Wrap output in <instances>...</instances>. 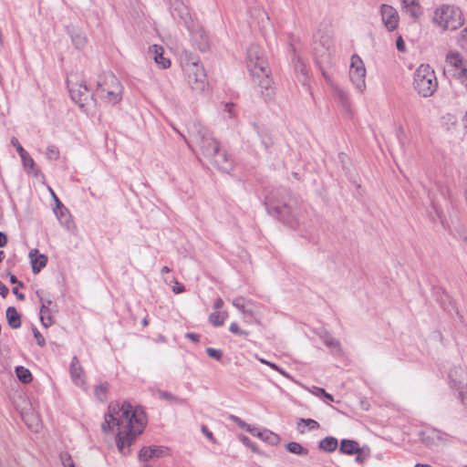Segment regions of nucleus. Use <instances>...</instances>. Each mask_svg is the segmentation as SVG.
Listing matches in <instances>:
<instances>
[{"label":"nucleus","mask_w":467,"mask_h":467,"mask_svg":"<svg viewBox=\"0 0 467 467\" xmlns=\"http://www.w3.org/2000/svg\"><path fill=\"white\" fill-rule=\"evenodd\" d=\"M142 408H134L130 402H110L105 420L101 424L104 432L116 431L117 447L120 453L126 454L125 447H130L145 428Z\"/></svg>","instance_id":"nucleus-1"},{"label":"nucleus","mask_w":467,"mask_h":467,"mask_svg":"<svg viewBox=\"0 0 467 467\" xmlns=\"http://www.w3.org/2000/svg\"><path fill=\"white\" fill-rule=\"evenodd\" d=\"M292 202H294L289 192L285 189H278L265 197V204L269 214L275 216L290 228L296 229L299 222Z\"/></svg>","instance_id":"nucleus-2"},{"label":"nucleus","mask_w":467,"mask_h":467,"mask_svg":"<svg viewBox=\"0 0 467 467\" xmlns=\"http://www.w3.org/2000/svg\"><path fill=\"white\" fill-rule=\"evenodd\" d=\"M247 68L253 82L262 88V94L270 96L272 78L270 69L265 56V51L258 45H251L247 50Z\"/></svg>","instance_id":"nucleus-3"},{"label":"nucleus","mask_w":467,"mask_h":467,"mask_svg":"<svg viewBox=\"0 0 467 467\" xmlns=\"http://www.w3.org/2000/svg\"><path fill=\"white\" fill-rule=\"evenodd\" d=\"M188 132L189 140L183 135L182 136L189 147H192V143L195 144L207 160L216 155L219 143L212 137L205 127L200 123L192 122L188 127Z\"/></svg>","instance_id":"nucleus-4"},{"label":"nucleus","mask_w":467,"mask_h":467,"mask_svg":"<svg viewBox=\"0 0 467 467\" xmlns=\"http://www.w3.org/2000/svg\"><path fill=\"white\" fill-rule=\"evenodd\" d=\"M123 87L118 78L111 72H103L98 78L96 96L101 99L116 104L122 99Z\"/></svg>","instance_id":"nucleus-5"},{"label":"nucleus","mask_w":467,"mask_h":467,"mask_svg":"<svg viewBox=\"0 0 467 467\" xmlns=\"http://www.w3.org/2000/svg\"><path fill=\"white\" fill-rule=\"evenodd\" d=\"M413 87L423 98L434 94L438 88V81L434 70L429 66L421 64L414 72Z\"/></svg>","instance_id":"nucleus-6"},{"label":"nucleus","mask_w":467,"mask_h":467,"mask_svg":"<svg viewBox=\"0 0 467 467\" xmlns=\"http://www.w3.org/2000/svg\"><path fill=\"white\" fill-rule=\"evenodd\" d=\"M433 21L447 30H455L462 25V12L452 5H442L434 13Z\"/></svg>","instance_id":"nucleus-7"},{"label":"nucleus","mask_w":467,"mask_h":467,"mask_svg":"<svg viewBox=\"0 0 467 467\" xmlns=\"http://www.w3.org/2000/svg\"><path fill=\"white\" fill-rule=\"evenodd\" d=\"M182 69L187 82L192 89L203 91L207 87L206 74L198 61H185L182 63Z\"/></svg>","instance_id":"nucleus-8"},{"label":"nucleus","mask_w":467,"mask_h":467,"mask_svg":"<svg viewBox=\"0 0 467 467\" xmlns=\"http://www.w3.org/2000/svg\"><path fill=\"white\" fill-rule=\"evenodd\" d=\"M420 441L429 449L445 445L450 441V435L437 429L427 428L420 432Z\"/></svg>","instance_id":"nucleus-9"},{"label":"nucleus","mask_w":467,"mask_h":467,"mask_svg":"<svg viewBox=\"0 0 467 467\" xmlns=\"http://www.w3.org/2000/svg\"><path fill=\"white\" fill-rule=\"evenodd\" d=\"M349 77L356 88L362 92L366 88V67L362 59L356 54L351 57Z\"/></svg>","instance_id":"nucleus-10"},{"label":"nucleus","mask_w":467,"mask_h":467,"mask_svg":"<svg viewBox=\"0 0 467 467\" xmlns=\"http://www.w3.org/2000/svg\"><path fill=\"white\" fill-rule=\"evenodd\" d=\"M170 12L174 19L182 22L188 30L193 26V19L189 8L181 0H169Z\"/></svg>","instance_id":"nucleus-11"},{"label":"nucleus","mask_w":467,"mask_h":467,"mask_svg":"<svg viewBox=\"0 0 467 467\" xmlns=\"http://www.w3.org/2000/svg\"><path fill=\"white\" fill-rule=\"evenodd\" d=\"M67 87L71 99L78 104L81 109H84L88 101L92 99L85 83H73L67 79Z\"/></svg>","instance_id":"nucleus-12"},{"label":"nucleus","mask_w":467,"mask_h":467,"mask_svg":"<svg viewBox=\"0 0 467 467\" xmlns=\"http://www.w3.org/2000/svg\"><path fill=\"white\" fill-rule=\"evenodd\" d=\"M451 388L456 391L467 387V370L462 367H453L449 371Z\"/></svg>","instance_id":"nucleus-13"},{"label":"nucleus","mask_w":467,"mask_h":467,"mask_svg":"<svg viewBox=\"0 0 467 467\" xmlns=\"http://www.w3.org/2000/svg\"><path fill=\"white\" fill-rule=\"evenodd\" d=\"M382 22L388 30L392 31L399 24V15L395 8L389 5H382L380 8Z\"/></svg>","instance_id":"nucleus-14"},{"label":"nucleus","mask_w":467,"mask_h":467,"mask_svg":"<svg viewBox=\"0 0 467 467\" xmlns=\"http://www.w3.org/2000/svg\"><path fill=\"white\" fill-rule=\"evenodd\" d=\"M192 35V40L199 50L205 52L210 47V38L204 29L202 27L194 28V26L189 30Z\"/></svg>","instance_id":"nucleus-15"},{"label":"nucleus","mask_w":467,"mask_h":467,"mask_svg":"<svg viewBox=\"0 0 467 467\" xmlns=\"http://www.w3.org/2000/svg\"><path fill=\"white\" fill-rule=\"evenodd\" d=\"M208 161L219 171L228 172L232 169V161L220 147L217 150L216 155L210 157Z\"/></svg>","instance_id":"nucleus-16"},{"label":"nucleus","mask_w":467,"mask_h":467,"mask_svg":"<svg viewBox=\"0 0 467 467\" xmlns=\"http://www.w3.org/2000/svg\"><path fill=\"white\" fill-rule=\"evenodd\" d=\"M148 53L152 56L154 62L160 68L166 69L171 66V60L165 56V50L163 47L153 45L149 47Z\"/></svg>","instance_id":"nucleus-17"},{"label":"nucleus","mask_w":467,"mask_h":467,"mask_svg":"<svg viewBox=\"0 0 467 467\" xmlns=\"http://www.w3.org/2000/svg\"><path fill=\"white\" fill-rule=\"evenodd\" d=\"M233 306L241 311L244 316L254 317V302L244 296H237L233 300Z\"/></svg>","instance_id":"nucleus-18"},{"label":"nucleus","mask_w":467,"mask_h":467,"mask_svg":"<svg viewBox=\"0 0 467 467\" xmlns=\"http://www.w3.org/2000/svg\"><path fill=\"white\" fill-rule=\"evenodd\" d=\"M29 257L31 259L32 271L35 274L39 273L47 263V257L45 254H40L37 249L31 250Z\"/></svg>","instance_id":"nucleus-19"},{"label":"nucleus","mask_w":467,"mask_h":467,"mask_svg":"<svg viewBox=\"0 0 467 467\" xmlns=\"http://www.w3.org/2000/svg\"><path fill=\"white\" fill-rule=\"evenodd\" d=\"M319 45H320L321 48H319L318 47H315L316 55L317 56L318 55L321 57H329L331 55V47L333 46L332 38L329 36H323L320 38Z\"/></svg>","instance_id":"nucleus-20"},{"label":"nucleus","mask_w":467,"mask_h":467,"mask_svg":"<svg viewBox=\"0 0 467 467\" xmlns=\"http://www.w3.org/2000/svg\"><path fill=\"white\" fill-rule=\"evenodd\" d=\"M339 450L342 453L353 455L361 452L358 443L352 440H342L340 442Z\"/></svg>","instance_id":"nucleus-21"},{"label":"nucleus","mask_w":467,"mask_h":467,"mask_svg":"<svg viewBox=\"0 0 467 467\" xmlns=\"http://www.w3.org/2000/svg\"><path fill=\"white\" fill-rule=\"evenodd\" d=\"M5 316L10 327L16 329L21 327V317L14 306L7 307Z\"/></svg>","instance_id":"nucleus-22"},{"label":"nucleus","mask_w":467,"mask_h":467,"mask_svg":"<svg viewBox=\"0 0 467 467\" xmlns=\"http://www.w3.org/2000/svg\"><path fill=\"white\" fill-rule=\"evenodd\" d=\"M82 372H83V369L80 366V363H79L78 358L74 357L72 358V361L70 364V375H71L73 381L78 385L83 382V380L81 379Z\"/></svg>","instance_id":"nucleus-23"},{"label":"nucleus","mask_w":467,"mask_h":467,"mask_svg":"<svg viewBox=\"0 0 467 467\" xmlns=\"http://www.w3.org/2000/svg\"><path fill=\"white\" fill-rule=\"evenodd\" d=\"M401 6L406 13L413 17H417L420 14V7L417 0H400Z\"/></svg>","instance_id":"nucleus-24"},{"label":"nucleus","mask_w":467,"mask_h":467,"mask_svg":"<svg viewBox=\"0 0 467 467\" xmlns=\"http://www.w3.org/2000/svg\"><path fill=\"white\" fill-rule=\"evenodd\" d=\"M253 434L256 435L261 440H263L264 441H265L271 445H275L280 441V437L277 434H275L268 430H264L262 431H258L256 434H254V433H253Z\"/></svg>","instance_id":"nucleus-25"},{"label":"nucleus","mask_w":467,"mask_h":467,"mask_svg":"<svg viewBox=\"0 0 467 467\" xmlns=\"http://www.w3.org/2000/svg\"><path fill=\"white\" fill-rule=\"evenodd\" d=\"M52 312L53 310L51 309V307H48L47 306L45 305L41 306L40 321L45 327H48L53 324Z\"/></svg>","instance_id":"nucleus-26"},{"label":"nucleus","mask_w":467,"mask_h":467,"mask_svg":"<svg viewBox=\"0 0 467 467\" xmlns=\"http://www.w3.org/2000/svg\"><path fill=\"white\" fill-rule=\"evenodd\" d=\"M318 447L324 451L332 452L337 447V440L334 437H326L319 441Z\"/></svg>","instance_id":"nucleus-27"},{"label":"nucleus","mask_w":467,"mask_h":467,"mask_svg":"<svg viewBox=\"0 0 467 467\" xmlns=\"http://www.w3.org/2000/svg\"><path fill=\"white\" fill-rule=\"evenodd\" d=\"M169 448L164 446H149L148 447V459L149 458H161L169 454Z\"/></svg>","instance_id":"nucleus-28"},{"label":"nucleus","mask_w":467,"mask_h":467,"mask_svg":"<svg viewBox=\"0 0 467 467\" xmlns=\"http://www.w3.org/2000/svg\"><path fill=\"white\" fill-rule=\"evenodd\" d=\"M285 449L290 453L296 454L299 456H306L308 454V450L296 441H290L286 443Z\"/></svg>","instance_id":"nucleus-29"},{"label":"nucleus","mask_w":467,"mask_h":467,"mask_svg":"<svg viewBox=\"0 0 467 467\" xmlns=\"http://www.w3.org/2000/svg\"><path fill=\"white\" fill-rule=\"evenodd\" d=\"M153 395L157 396L159 399L166 400H169L173 403H177V404H184L185 403L184 399L176 397L168 391L157 390V391L153 392Z\"/></svg>","instance_id":"nucleus-30"},{"label":"nucleus","mask_w":467,"mask_h":467,"mask_svg":"<svg viewBox=\"0 0 467 467\" xmlns=\"http://www.w3.org/2000/svg\"><path fill=\"white\" fill-rule=\"evenodd\" d=\"M294 67L296 74H300L302 76V81H305L307 78L308 69L307 66L302 60L301 57H297L294 62Z\"/></svg>","instance_id":"nucleus-31"},{"label":"nucleus","mask_w":467,"mask_h":467,"mask_svg":"<svg viewBox=\"0 0 467 467\" xmlns=\"http://www.w3.org/2000/svg\"><path fill=\"white\" fill-rule=\"evenodd\" d=\"M16 374L17 379L23 383H29L32 380V374L30 370L23 366L16 368Z\"/></svg>","instance_id":"nucleus-32"},{"label":"nucleus","mask_w":467,"mask_h":467,"mask_svg":"<svg viewBox=\"0 0 467 467\" xmlns=\"http://www.w3.org/2000/svg\"><path fill=\"white\" fill-rule=\"evenodd\" d=\"M302 424L307 426L309 428V430H317V429L319 428V423L317 420H312V419H300L299 421L297 422V431L300 433H304L305 432V429L301 428Z\"/></svg>","instance_id":"nucleus-33"},{"label":"nucleus","mask_w":467,"mask_h":467,"mask_svg":"<svg viewBox=\"0 0 467 467\" xmlns=\"http://www.w3.org/2000/svg\"><path fill=\"white\" fill-rule=\"evenodd\" d=\"M18 153L22 159L23 165L25 168H30L31 170L35 169V161L30 157V155L24 150V148L18 149Z\"/></svg>","instance_id":"nucleus-34"},{"label":"nucleus","mask_w":467,"mask_h":467,"mask_svg":"<svg viewBox=\"0 0 467 467\" xmlns=\"http://www.w3.org/2000/svg\"><path fill=\"white\" fill-rule=\"evenodd\" d=\"M72 42L77 48H82L87 42V38L81 32H75L71 36Z\"/></svg>","instance_id":"nucleus-35"},{"label":"nucleus","mask_w":467,"mask_h":467,"mask_svg":"<svg viewBox=\"0 0 467 467\" xmlns=\"http://www.w3.org/2000/svg\"><path fill=\"white\" fill-rule=\"evenodd\" d=\"M209 322L213 324V327H221L223 325V317L221 315V312L215 311L209 315Z\"/></svg>","instance_id":"nucleus-36"},{"label":"nucleus","mask_w":467,"mask_h":467,"mask_svg":"<svg viewBox=\"0 0 467 467\" xmlns=\"http://www.w3.org/2000/svg\"><path fill=\"white\" fill-rule=\"evenodd\" d=\"M336 97L340 101V103L342 104L343 107H345L346 109H348L349 99H348V94L344 90L337 88L336 89Z\"/></svg>","instance_id":"nucleus-37"},{"label":"nucleus","mask_w":467,"mask_h":467,"mask_svg":"<svg viewBox=\"0 0 467 467\" xmlns=\"http://www.w3.org/2000/svg\"><path fill=\"white\" fill-rule=\"evenodd\" d=\"M109 389V384L108 383H101L98 385L95 389V394L100 400H103L106 397V393Z\"/></svg>","instance_id":"nucleus-38"},{"label":"nucleus","mask_w":467,"mask_h":467,"mask_svg":"<svg viewBox=\"0 0 467 467\" xmlns=\"http://www.w3.org/2000/svg\"><path fill=\"white\" fill-rule=\"evenodd\" d=\"M457 42L462 49L467 50V26L459 34Z\"/></svg>","instance_id":"nucleus-39"},{"label":"nucleus","mask_w":467,"mask_h":467,"mask_svg":"<svg viewBox=\"0 0 467 467\" xmlns=\"http://www.w3.org/2000/svg\"><path fill=\"white\" fill-rule=\"evenodd\" d=\"M46 156L49 160H57L59 157V150L55 146H48L46 150Z\"/></svg>","instance_id":"nucleus-40"},{"label":"nucleus","mask_w":467,"mask_h":467,"mask_svg":"<svg viewBox=\"0 0 467 467\" xmlns=\"http://www.w3.org/2000/svg\"><path fill=\"white\" fill-rule=\"evenodd\" d=\"M229 330H230V332H232L233 334H235V335H240V336H244V337H246L249 335L248 331L240 329L238 324L235 322H233L230 325Z\"/></svg>","instance_id":"nucleus-41"},{"label":"nucleus","mask_w":467,"mask_h":467,"mask_svg":"<svg viewBox=\"0 0 467 467\" xmlns=\"http://www.w3.org/2000/svg\"><path fill=\"white\" fill-rule=\"evenodd\" d=\"M206 353L208 354V356L210 358H214L216 360H221V358L223 357L222 350L215 349V348H206Z\"/></svg>","instance_id":"nucleus-42"},{"label":"nucleus","mask_w":467,"mask_h":467,"mask_svg":"<svg viewBox=\"0 0 467 467\" xmlns=\"http://www.w3.org/2000/svg\"><path fill=\"white\" fill-rule=\"evenodd\" d=\"M173 282V285H171V290L174 294H181L185 291V287L182 283H179L175 277H171V281Z\"/></svg>","instance_id":"nucleus-43"},{"label":"nucleus","mask_w":467,"mask_h":467,"mask_svg":"<svg viewBox=\"0 0 467 467\" xmlns=\"http://www.w3.org/2000/svg\"><path fill=\"white\" fill-rule=\"evenodd\" d=\"M447 60L450 64L456 67H459L462 65V59L458 54L448 55Z\"/></svg>","instance_id":"nucleus-44"},{"label":"nucleus","mask_w":467,"mask_h":467,"mask_svg":"<svg viewBox=\"0 0 467 467\" xmlns=\"http://www.w3.org/2000/svg\"><path fill=\"white\" fill-rule=\"evenodd\" d=\"M50 191H51V193H52V195L54 196V199H55V201H56V202H57V208L60 211V215L57 214V216L58 217V219H59L60 221H62V219H63V217H64V216H67V214H65V213H63V211H62L63 209H65V207H64V205L60 202V201L58 200V198L56 196V194L54 193V192H53L52 190H50ZM56 213H57L56 212Z\"/></svg>","instance_id":"nucleus-45"},{"label":"nucleus","mask_w":467,"mask_h":467,"mask_svg":"<svg viewBox=\"0 0 467 467\" xmlns=\"http://www.w3.org/2000/svg\"><path fill=\"white\" fill-rule=\"evenodd\" d=\"M457 392H458V398L461 400L462 405L467 410V387L457 390Z\"/></svg>","instance_id":"nucleus-46"},{"label":"nucleus","mask_w":467,"mask_h":467,"mask_svg":"<svg viewBox=\"0 0 467 467\" xmlns=\"http://www.w3.org/2000/svg\"><path fill=\"white\" fill-rule=\"evenodd\" d=\"M61 461L64 467H75L71 456L67 453L61 454Z\"/></svg>","instance_id":"nucleus-47"},{"label":"nucleus","mask_w":467,"mask_h":467,"mask_svg":"<svg viewBox=\"0 0 467 467\" xmlns=\"http://www.w3.org/2000/svg\"><path fill=\"white\" fill-rule=\"evenodd\" d=\"M33 333H34L35 338L36 339L37 344L40 347L45 346L46 340H45L44 337L41 335V333L37 330V328L33 327Z\"/></svg>","instance_id":"nucleus-48"},{"label":"nucleus","mask_w":467,"mask_h":467,"mask_svg":"<svg viewBox=\"0 0 467 467\" xmlns=\"http://www.w3.org/2000/svg\"><path fill=\"white\" fill-rule=\"evenodd\" d=\"M202 432L203 433V435L209 439L211 441L213 442H215V439L213 437V432L207 428V426L205 425H202Z\"/></svg>","instance_id":"nucleus-49"},{"label":"nucleus","mask_w":467,"mask_h":467,"mask_svg":"<svg viewBox=\"0 0 467 467\" xmlns=\"http://www.w3.org/2000/svg\"><path fill=\"white\" fill-rule=\"evenodd\" d=\"M308 390L317 397H323V394L326 391L324 389L316 386H313L311 389H308Z\"/></svg>","instance_id":"nucleus-50"},{"label":"nucleus","mask_w":467,"mask_h":467,"mask_svg":"<svg viewBox=\"0 0 467 467\" xmlns=\"http://www.w3.org/2000/svg\"><path fill=\"white\" fill-rule=\"evenodd\" d=\"M396 47L400 52L405 51V43L400 36L396 40Z\"/></svg>","instance_id":"nucleus-51"},{"label":"nucleus","mask_w":467,"mask_h":467,"mask_svg":"<svg viewBox=\"0 0 467 467\" xmlns=\"http://www.w3.org/2000/svg\"><path fill=\"white\" fill-rule=\"evenodd\" d=\"M185 337L189 338L190 340H192L194 343H198L200 340V336L195 333H186Z\"/></svg>","instance_id":"nucleus-52"},{"label":"nucleus","mask_w":467,"mask_h":467,"mask_svg":"<svg viewBox=\"0 0 467 467\" xmlns=\"http://www.w3.org/2000/svg\"><path fill=\"white\" fill-rule=\"evenodd\" d=\"M139 460L140 462H146V448L145 447L140 449V453H139ZM142 467H146V463H144Z\"/></svg>","instance_id":"nucleus-53"},{"label":"nucleus","mask_w":467,"mask_h":467,"mask_svg":"<svg viewBox=\"0 0 467 467\" xmlns=\"http://www.w3.org/2000/svg\"><path fill=\"white\" fill-rule=\"evenodd\" d=\"M233 103H226L224 105V111H226L229 114V117L232 118L234 116L233 109H234Z\"/></svg>","instance_id":"nucleus-54"},{"label":"nucleus","mask_w":467,"mask_h":467,"mask_svg":"<svg viewBox=\"0 0 467 467\" xmlns=\"http://www.w3.org/2000/svg\"><path fill=\"white\" fill-rule=\"evenodd\" d=\"M7 244V236L5 233L0 232V247H5Z\"/></svg>","instance_id":"nucleus-55"},{"label":"nucleus","mask_w":467,"mask_h":467,"mask_svg":"<svg viewBox=\"0 0 467 467\" xmlns=\"http://www.w3.org/2000/svg\"><path fill=\"white\" fill-rule=\"evenodd\" d=\"M8 288L6 285H5L1 281H0V295L3 296V297H5L7 295H8Z\"/></svg>","instance_id":"nucleus-56"},{"label":"nucleus","mask_w":467,"mask_h":467,"mask_svg":"<svg viewBox=\"0 0 467 467\" xmlns=\"http://www.w3.org/2000/svg\"><path fill=\"white\" fill-rule=\"evenodd\" d=\"M9 275H10V283L11 284H17L21 287L24 286V284L22 282L18 281L16 275H14L10 273H9Z\"/></svg>","instance_id":"nucleus-57"},{"label":"nucleus","mask_w":467,"mask_h":467,"mask_svg":"<svg viewBox=\"0 0 467 467\" xmlns=\"http://www.w3.org/2000/svg\"><path fill=\"white\" fill-rule=\"evenodd\" d=\"M12 292L16 296L18 300H24L25 299L24 294L19 293L17 287H13Z\"/></svg>","instance_id":"nucleus-58"},{"label":"nucleus","mask_w":467,"mask_h":467,"mask_svg":"<svg viewBox=\"0 0 467 467\" xmlns=\"http://www.w3.org/2000/svg\"><path fill=\"white\" fill-rule=\"evenodd\" d=\"M326 344L327 346H329V347H338L339 346L338 341H337L334 338H330V339L326 340Z\"/></svg>","instance_id":"nucleus-59"},{"label":"nucleus","mask_w":467,"mask_h":467,"mask_svg":"<svg viewBox=\"0 0 467 467\" xmlns=\"http://www.w3.org/2000/svg\"><path fill=\"white\" fill-rule=\"evenodd\" d=\"M223 299H222V298H218V299L214 302V304H213V308H214V309H216V310H218V309H220V308L223 306Z\"/></svg>","instance_id":"nucleus-60"},{"label":"nucleus","mask_w":467,"mask_h":467,"mask_svg":"<svg viewBox=\"0 0 467 467\" xmlns=\"http://www.w3.org/2000/svg\"><path fill=\"white\" fill-rule=\"evenodd\" d=\"M41 306L45 305L50 307L53 305V302L50 299H44L40 297Z\"/></svg>","instance_id":"nucleus-61"},{"label":"nucleus","mask_w":467,"mask_h":467,"mask_svg":"<svg viewBox=\"0 0 467 467\" xmlns=\"http://www.w3.org/2000/svg\"><path fill=\"white\" fill-rule=\"evenodd\" d=\"M11 142H12V144H13L14 146H16V150H17V151H18V149L23 148V147L19 144V142H18L17 139H16V138H13V139H12V140H11Z\"/></svg>","instance_id":"nucleus-62"},{"label":"nucleus","mask_w":467,"mask_h":467,"mask_svg":"<svg viewBox=\"0 0 467 467\" xmlns=\"http://www.w3.org/2000/svg\"><path fill=\"white\" fill-rule=\"evenodd\" d=\"M323 397L326 399V400H328V401L334 400L333 396L331 394L327 393V391H325V393L323 394Z\"/></svg>","instance_id":"nucleus-63"},{"label":"nucleus","mask_w":467,"mask_h":467,"mask_svg":"<svg viewBox=\"0 0 467 467\" xmlns=\"http://www.w3.org/2000/svg\"><path fill=\"white\" fill-rule=\"evenodd\" d=\"M356 454H357L356 461L358 462H362L364 461V456L362 455V451L359 453H356Z\"/></svg>","instance_id":"nucleus-64"}]
</instances>
